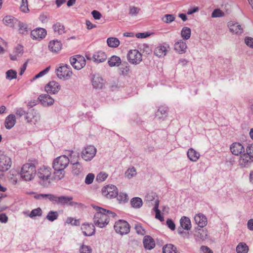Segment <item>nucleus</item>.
Returning a JSON list of instances; mask_svg holds the SVG:
<instances>
[{"label":"nucleus","mask_w":253,"mask_h":253,"mask_svg":"<svg viewBox=\"0 0 253 253\" xmlns=\"http://www.w3.org/2000/svg\"><path fill=\"white\" fill-rule=\"evenodd\" d=\"M168 115V108L166 107L161 106L155 113L156 117L158 119H164Z\"/></svg>","instance_id":"obj_31"},{"label":"nucleus","mask_w":253,"mask_h":253,"mask_svg":"<svg viewBox=\"0 0 253 253\" xmlns=\"http://www.w3.org/2000/svg\"><path fill=\"white\" fill-rule=\"evenodd\" d=\"M228 26L231 32L236 34H241L243 32V30L241 26L238 23H235L233 21L229 22Z\"/></svg>","instance_id":"obj_24"},{"label":"nucleus","mask_w":253,"mask_h":253,"mask_svg":"<svg viewBox=\"0 0 253 253\" xmlns=\"http://www.w3.org/2000/svg\"><path fill=\"white\" fill-rule=\"evenodd\" d=\"M20 10L23 12H28L29 11L28 6V0H22L21 4L20 6Z\"/></svg>","instance_id":"obj_52"},{"label":"nucleus","mask_w":253,"mask_h":253,"mask_svg":"<svg viewBox=\"0 0 253 253\" xmlns=\"http://www.w3.org/2000/svg\"><path fill=\"white\" fill-rule=\"evenodd\" d=\"M39 20L42 23H46L48 21V15L44 13L41 14L39 16Z\"/></svg>","instance_id":"obj_59"},{"label":"nucleus","mask_w":253,"mask_h":253,"mask_svg":"<svg viewBox=\"0 0 253 253\" xmlns=\"http://www.w3.org/2000/svg\"><path fill=\"white\" fill-rule=\"evenodd\" d=\"M73 197L69 196H56L54 195L52 203L54 204L57 205H68L69 206H73L77 205L78 203L76 202H72Z\"/></svg>","instance_id":"obj_7"},{"label":"nucleus","mask_w":253,"mask_h":253,"mask_svg":"<svg viewBox=\"0 0 253 253\" xmlns=\"http://www.w3.org/2000/svg\"><path fill=\"white\" fill-rule=\"evenodd\" d=\"M95 176L94 174L92 173H88L85 178V183L86 184H90L92 183L94 179Z\"/></svg>","instance_id":"obj_55"},{"label":"nucleus","mask_w":253,"mask_h":253,"mask_svg":"<svg viewBox=\"0 0 253 253\" xmlns=\"http://www.w3.org/2000/svg\"><path fill=\"white\" fill-rule=\"evenodd\" d=\"M180 224L181 227H178L177 229V232L180 235L183 233V229L189 230L191 228V221L187 216L181 217L180 219Z\"/></svg>","instance_id":"obj_13"},{"label":"nucleus","mask_w":253,"mask_h":253,"mask_svg":"<svg viewBox=\"0 0 253 253\" xmlns=\"http://www.w3.org/2000/svg\"><path fill=\"white\" fill-rule=\"evenodd\" d=\"M140 8L135 7L132 6L129 8V14L131 15H136L139 12Z\"/></svg>","instance_id":"obj_56"},{"label":"nucleus","mask_w":253,"mask_h":253,"mask_svg":"<svg viewBox=\"0 0 253 253\" xmlns=\"http://www.w3.org/2000/svg\"><path fill=\"white\" fill-rule=\"evenodd\" d=\"M169 48V46L161 45L156 47L154 50L155 54L159 57H164L167 54L168 48Z\"/></svg>","instance_id":"obj_27"},{"label":"nucleus","mask_w":253,"mask_h":253,"mask_svg":"<svg viewBox=\"0 0 253 253\" xmlns=\"http://www.w3.org/2000/svg\"><path fill=\"white\" fill-rule=\"evenodd\" d=\"M116 197L117 200L120 203L121 202H126L128 200L127 195L124 193L121 192L119 194L118 193V195Z\"/></svg>","instance_id":"obj_47"},{"label":"nucleus","mask_w":253,"mask_h":253,"mask_svg":"<svg viewBox=\"0 0 253 253\" xmlns=\"http://www.w3.org/2000/svg\"><path fill=\"white\" fill-rule=\"evenodd\" d=\"M83 170V167L79 162L73 164L72 172L73 175H78L82 172Z\"/></svg>","instance_id":"obj_36"},{"label":"nucleus","mask_w":253,"mask_h":253,"mask_svg":"<svg viewBox=\"0 0 253 253\" xmlns=\"http://www.w3.org/2000/svg\"><path fill=\"white\" fill-rule=\"evenodd\" d=\"M246 44L249 47L253 48V38L251 37H246L245 39Z\"/></svg>","instance_id":"obj_61"},{"label":"nucleus","mask_w":253,"mask_h":253,"mask_svg":"<svg viewBox=\"0 0 253 253\" xmlns=\"http://www.w3.org/2000/svg\"><path fill=\"white\" fill-rule=\"evenodd\" d=\"M91 14L95 19L99 20L101 18L102 15L97 10H93Z\"/></svg>","instance_id":"obj_64"},{"label":"nucleus","mask_w":253,"mask_h":253,"mask_svg":"<svg viewBox=\"0 0 253 253\" xmlns=\"http://www.w3.org/2000/svg\"><path fill=\"white\" fill-rule=\"evenodd\" d=\"M163 253H177L176 248L172 244H167L163 248Z\"/></svg>","instance_id":"obj_40"},{"label":"nucleus","mask_w":253,"mask_h":253,"mask_svg":"<svg viewBox=\"0 0 253 253\" xmlns=\"http://www.w3.org/2000/svg\"><path fill=\"white\" fill-rule=\"evenodd\" d=\"M130 204L133 208L139 209L143 205L142 199L139 197H134L131 199Z\"/></svg>","instance_id":"obj_37"},{"label":"nucleus","mask_w":253,"mask_h":253,"mask_svg":"<svg viewBox=\"0 0 253 253\" xmlns=\"http://www.w3.org/2000/svg\"><path fill=\"white\" fill-rule=\"evenodd\" d=\"M224 15V13L219 9H216L211 14L212 17H221Z\"/></svg>","instance_id":"obj_54"},{"label":"nucleus","mask_w":253,"mask_h":253,"mask_svg":"<svg viewBox=\"0 0 253 253\" xmlns=\"http://www.w3.org/2000/svg\"><path fill=\"white\" fill-rule=\"evenodd\" d=\"M187 47L186 42L182 40L176 42L174 45V49L179 54L185 53Z\"/></svg>","instance_id":"obj_26"},{"label":"nucleus","mask_w":253,"mask_h":253,"mask_svg":"<svg viewBox=\"0 0 253 253\" xmlns=\"http://www.w3.org/2000/svg\"><path fill=\"white\" fill-rule=\"evenodd\" d=\"M21 178L25 181L32 180L36 175V168L33 163H26L23 165L20 171Z\"/></svg>","instance_id":"obj_1"},{"label":"nucleus","mask_w":253,"mask_h":253,"mask_svg":"<svg viewBox=\"0 0 253 253\" xmlns=\"http://www.w3.org/2000/svg\"><path fill=\"white\" fill-rule=\"evenodd\" d=\"M237 253H248L249 252V247L245 243H240L236 249Z\"/></svg>","instance_id":"obj_39"},{"label":"nucleus","mask_w":253,"mask_h":253,"mask_svg":"<svg viewBox=\"0 0 253 253\" xmlns=\"http://www.w3.org/2000/svg\"><path fill=\"white\" fill-rule=\"evenodd\" d=\"M107 43L109 47L116 48L120 44V41L117 38L110 37L107 40Z\"/></svg>","instance_id":"obj_38"},{"label":"nucleus","mask_w":253,"mask_h":253,"mask_svg":"<svg viewBox=\"0 0 253 253\" xmlns=\"http://www.w3.org/2000/svg\"><path fill=\"white\" fill-rule=\"evenodd\" d=\"M91 81L93 88L96 90L103 89L106 84V81L98 75H93Z\"/></svg>","instance_id":"obj_11"},{"label":"nucleus","mask_w":253,"mask_h":253,"mask_svg":"<svg viewBox=\"0 0 253 253\" xmlns=\"http://www.w3.org/2000/svg\"><path fill=\"white\" fill-rule=\"evenodd\" d=\"M108 63L110 67H118L121 64V59L119 56L113 55L109 58Z\"/></svg>","instance_id":"obj_35"},{"label":"nucleus","mask_w":253,"mask_h":253,"mask_svg":"<svg viewBox=\"0 0 253 253\" xmlns=\"http://www.w3.org/2000/svg\"><path fill=\"white\" fill-rule=\"evenodd\" d=\"M42 211L40 208L33 210L29 214V216L32 218L36 216H41L42 215Z\"/></svg>","instance_id":"obj_46"},{"label":"nucleus","mask_w":253,"mask_h":253,"mask_svg":"<svg viewBox=\"0 0 253 253\" xmlns=\"http://www.w3.org/2000/svg\"><path fill=\"white\" fill-rule=\"evenodd\" d=\"M60 89V84L55 81L50 82L45 86V90L48 93L55 94L57 93Z\"/></svg>","instance_id":"obj_17"},{"label":"nucleus","mask_w":253,"mask_h":253,"mask_svg":"<svg viewBox=\"0 0 253 253\" xmlns=\"http://www.w3.org/2000/svg\"><path fill=\"white\" fill-rule=\"evenodd\" d=\"M93 208L96 211L93 217L94 224L99 228L105 227L109 222L104 212L100 210L102 208L97 206L92 205Z\"/></svg>","instance_id":"obj_2"},{"label":"nucleus","mask_w":253,"mask_h":253,"mask_svg":"<svg viewBox=\"0 0 253 253\" xmlns=\"http://www.w3.org/2000/svg\"><path fill=\"white\" fill-rule=\"evenodd\" d=\"M143 244L144 248L146 250H151L155 247V242L154 240L149 235H146L144 237Z\"/></svg>","instance_id":"obj_21"},{"label":"nucleus","mask_w":253,"mask_h":253,"mask_svg":"<svg viewBox=\"0 0 253 253\" xmlns=\"http://www.w3.org/2000/svg\"><path fill=\"white\" fill-rule=\"evenodd\" d=\"M191 29L187 27H184L181 31V36L183 40H187L191 36Z\"/></svg>","instance_id":"obj_41"},{"label":"nucleus","mask_w":253,"mask_h":253,"mask_svg":"<svg viewBox=\"0 0 253 253\" xmlns=\"http://www.w3.org/2000/svg\"><path fill=\"white\" fill-rule=\"evenodd\" d=\"M54 33L57 35H62L65 33L64 26L60 22H56L52 26Z\"/></svg>","instance_id":"obj_34"},{"label":"nucleus","mask_w":253,"mask_h":253,"mask_svg":"<svg viewBox=\"0 0 253 253\" xmlns=\"http://www.w3.org/2000/svg\"><path fill=\"white\" fill-rule=\"evenodd\" d=\"M12 165L10 157L3 154L0 155V177L3 176V172L9 170Z\"/></svg>","instance_id":"obj_4"},{"label":"nucleus","mask_w":253,"mask_h":253,"mask_svg":"<svg viewBox=\"0 0 253 253\" xmlns=\"http://www.w3.org/2000/svg\"><path fill=\"white\" fill-rule=\"evenodd\" d=\"M230 148L231 153L236 156L241 154L245 151L244 146L239 142L233 143L230 146Z\"/></svg>","instance_id":"obj_20"},{"label":"nucleus","mask_w":253,"mask_h":253,"mask_svg":"<svg viewBox=\"0 0 253 253\" xmlns=\"http://www.w3.org/2000/svg\"><path fill=\"white\" fill-rule=\"evenodd\" d=\"M167 225L168 227L171 230H174L175 229V225L172 219L168 218L166 221Z\"/></svg>","instance_id":"obj_57"},{"label":"nucleus","mask_w":253,"mask_h":253,"mask_svg":"<svg viewBox=\"0 0 253 253\" xmlns=\"http://www.w3.org/2000/svg\"><path fill=\"white\" fill-rule=\"evenodd\" d=\"M62 47V43L57 40L50 41L48 44L49 49L52 52L57 53L61 49Z\"/></svg>","instance_id":"obj_23"},{"label":"nucleus","mask_w":253,"mask_h":253,"mask_svg":"<svg viewBox=\"0 0 253 253\" xmlns=\"http://www.w3.org/2000/svg\"><path fill=\"white\" fill-rule=\"evenodd\" d=\"M54 169V178L61 180L65 176L64 169Z\"/></svg>","instance_id":"obj_42"},{"label":"nucleus","mask_w":253,"mask_h":253,"mask_svg":"<svg viewBox=\"0 0 253 253\" xmlns=\"http://www.w3.org/2000/svg\"><path fill=\"white\" fill-rule=\"evenodd\" d=\"M23 53V47L21 45H17L14 49L13 54H10L11 60H16L17 57L22 56Z\"/></svg>","instance_id":"obj_28"},{"label":"nucleus","mask_w":253,"mask_h":253,"mask_svg":"<svg viewBox=\"0 0 253 253\" xmlns=\"http://www.w3.org/2000/svg\"><path fill=\"white\" fill-rule=\"evenodd\" d=\"M114 228L117 233L123 236L130 232V226L126 221L120 219L115 223Z\"/></svg>","instance_id":"obj_3"},{"label":"nucleus","mask_w":253,"mask_h":253,"mask_svg":"<svg viewBox=\"0 0 253 253\" xmlns=\"http://www.w3.org/2000/svg\"><path fill=\"white\" fill-rule=\"evenodd\" d=\"M175 19V16L173 14H165L162 18V20L166 24H169L174 21Z\"/></svg>","instance_id":"obj_43"},{"label":"nucleus","mask_w":253,"mask_h":253,"mask_svg":"<svg viewBox=\"0 0 253 253\" xmlns=\"http://www.w3.org/2000/svg\"><path fill=\"white\" fill-rule=\"evenodd\" d=\"M81 229L83 233L85 236H90L95 233V227L93 224H83L82 226Z\"/></svg>","instance_id":"obj_18"},{"label":"nucleus","mask_w":253,"mask_h":253,"mask_svg":"<svg viewBox=\"0 0 253 253\" xmlns=\"http://www.w3.org/2000/svg\"><path fill=\"white\" fill-rule=\"evenodd\" d=\"M66 222L69 224H71L73 225H77L79 223V221L78 220L74 219V218L72 217H68L67 219Z\"/></svg>","instance_id":"obj_63"},{"label":"nucleus","mask_w":253,"mask_h":253,"mask_svg":"<svg viewBox=\"0 0 253 253\" xmlns=\"http://www.w3.org/2000/svg\"><path fill=\"white\" fill-rule=\"evenodd\" d=\"M69 163V159L68 157L65 155L60 156L53 162V169H64Z\"/></svg>","instance_id":"obj_6"},{"label":"nucleus","mask_w":253,"mask_h":253,"mask_svg":"<svg viewBox=\"0 0 253 253\" xmlns=\"http://www.w3.org/2000/svg\"><path fill=\"white\" fill-rule=\"evenodd\" d=\"M15 114L16 116L19 117L25 116V119L27 121V122H33V120H34L35 122H37L40 120V116L39 115H35L32 118H31L29 115V113L24 110L22 108H16L15 110Z\"/></svg>","instance_id":"obj_12"},{"label":"nucleus","mask_w":253,"mask_h":253,"mask_svg":"<svg viewBox=\"0 0 253 253\" xmlns=\"http://www.w3.org/2000/svg\"><path fill=\"white\" fill-rule=\"evenodd\" d=\"M136 175V169L134 167L128 169L125 172V176L128 179L135 176Z\"/></svg>","instance_id":"obj_45"},{"label":"nucleus","mask_w":253,"mask_h":253,"mask_svg":"<svg viewBox=\"0 0 253 253\" xmlns=\"http://www.w3.org/2000/svg\"><path fill=\"white\" fill-rule=\"evenodd\" d=\"M121 70L123 75H127L130 71L129 66L128 64L126 63L122 64L121 67Z\"/></svg>","instance_id":"obj_53"},{"label":"nucleus","mask_w":253,"mask_h":253,"mask_svg":"<svg viewBox=\"0 0 253 253\" xmlns=\"http://www.w3.org/2000/svg\"><path fill=\"white\" fill-rule=\"evenodd\" d=\"M246 153L253 158V143L249 145L246 148Z\"/></svg>","instance_id":"obj_62"},{"label":"nucleus","mask_w":253,"mask_h":253,"mask_svg":"<svg viewBox=\"0 0 253 253\" xmlns=\"http://www.w3.org/2000/svg\"><path fill=\"white\" fill-rule=\"evenodd\" d=\"M194 220L196 224L200 227H203L207 224L206 217L201 213L196 214L194 217Z\"/></svg>","instance_id":"obj_30"},{"label":"nucleus","mask_w":253,"mask_h":253,"mask_svg":"<svg viewBox=\"0 0 253 253\" xmlns=\"http://www.w3.org/2000/svg\"><path fill=\"white\" fill-rule=\"evenodd\" d=\"M102 193L108 199L114 198L118 195V189L114 185H107L102 189Z\"/></svg>","instance_id":"obj_8"},{"label":"nucleus","mask_w":253,"mask_h":253,"mask_svg":"<svg viewBox=\"0 0 253 253\" xmlns=\"http://www.w3.org/2000/svg\"><path fill=\"white\" fill-rule=\"evenodd\" d=\"M59 216L58 213L57 211H50L48 212L47 213L46 218L50 221H53L57 219L58 217Z\"/></svg>","instance_id":"obj_44"},{"label":"nucleus","mask_w":253,"mask_h":253,"mask_svg":"<svg viewBox=\"0 0 253 253\" xmlns=\"http://www.w3.org/2000/svg\"><path fill=\"white\" fill-rule=\"evenodd\" d=\"M96 152V149L94 146H87L82 150L81 157L85 161H90L94 157Z\"/></svg>","instance_id":"obj_5"},{"label":"nucleus","mask_w":253,"mask_h":253,"mask_svg":"<svg viewBox=\"0 0 253 253\" xmlns=\"http://www.w3.org/2000/svg\"><path fill=\"white\" fill-rule=\"evenodd\" d=\"M107 174L105 173L100 172L97 175L96 180L98 181H103L107 178Z\"/></svg>","instance_id":"obj_60"},{"label":"nucleus","mask_w":253,"mask_h":253,"mask_svg":"<svg viewBox=\"0 0 253 253\" xmlns=\"http://www.w3.org/2000/svg\"><path fill=\"white\" fill-rule=\"evenodd\" d=\"M70 69V66L66 64L57 68L56 69V73L57 77L60 79L65 78H70L72 75V72Z\"/></svg>","instance_id":"obj_10"},{"label":"nucleus","mask_w":253,"mask_h":253,"mask_svg":"<svg viewBox=\"0 0 253 253\" xmlns=\"http://www.w3.org/2000/svg\"><path fill=\"white\" fill-rule=\"evenodd\" d=\"M46 31L42 28H37L31 31V35L33 39H41L45 37Z\"/></svg>","instance_id":"obj_19"},{"label":"nucleus","mask_w":253,"mask_h":253,"mask_svg":"<svg viewBox=\"0 0 253 253\" xmlns=\"http://www.w3.org/2000/svg\"><path fill=\"white\" fill-rule=\"evenodd\" d=\"M70 62L72 66L77 70L82 69L85 65V60L84 57H71Z\"/></svg>","instance_id":"obj_14"},{"label":"nucleus","mask_w":253,"mask_h":253,"mask_svg":"<svg viewBox=\"0 0 253 253\" xmlns=\"http://www.w3.org/2000/svg\"><path fill=\"white\" fill-rule=\"evenodd\" d=\"M253 161V158L246 153L241 155L239 160V164L242 168H248Z\"/></svg>","instance_id":"obj_16"},{"label":"nucleus","mask_w":253,"mask_h":253,"mask_svg":"<svg viewBox=\"0 0 253 253\" xmlns=\"http://www.w3.org/2000/svg\"><path fill=\"white\" fill-rule=\"evenodd\" d=\"M135 229L136 233L141 235H144L146 233L145 229L142 227V225L140 223H137L135 225Z\"/></svg>","instance_id":"obj_51"},{"label":"nucleus","mask_w":253,"mask_h":253,"mask_svg":"<svg viewBox=\"0 0 253 253\" xmlns=\"http://www.w3.org/2000/svg\"><path fill=\"white\" fill-rule=\"evenodd\" d=\"M100 210L104 212L106 216H107V218L109 219V221L110 218H115L117 216V214L111 211L106 210L104 208L100 209Z\"/></svg>","instance_id":"obj_49"},{"label":"nucleus","mask_w":253,"mask_h":253,"mask_svg":"<svg viewBox=\"0 0 253 253\" xmlns=\"http://www.w3.org/2000/svg\"><path fill=\"white\" fill-rule=\"evenodd\" d=\"M188 158L192 162H196L199 159L200 153L193 148L188 149L187 153Z\"/></svg>","instance_id":"obj_32"},{"label":"nucleus","mask_w":253,"mask_h":253,"mask_svg":"<svg viewBox=\"0 0 253 253\" xmlns=\"http://www.w3.org/2000/svg\"><path fill=\"white\" fill-rule=\"evenodd\" d=\"M17 78L16 71L13 70H9L6 72V78L8 80L16 79Z\"/></svg>","instance_id":"obj_50"},{"label":"nucleus","mask_w":253,"mask_h":253,"mask_svg":"<svg viewBox=\"0 0 253 253\" xmlns=\"http://www.w3.org/2000/svg\"><path fill=\"white\" fill-rule=\"evenodd\" d=\"M50 168L42 166L38 169L36 174L39 178L43 180H47L51 175Z\"/></svg>","instance_id":"obj_15"},{"label":"nucleus","mask_w":253,"mask_h":253,"mask_svg":"<svg viewBox=\"0 0 253 253\" xmlns=\"http://www.w3.org/2000/svg\"><path fill=\"white\" fill-rule=\"evenodd\" d=\"M81 253H89L91 252V249L89 246L83 245L80 249Z\"/></svg>","instance_id":"obj_58"},{"label":"nucleus","mask_w":253,"mask_h":253,"mask_svg":"<svg viewBox=\"0 0 253 253\" xmlns=\"http://www.w3.org/2000/svg\"><path fill=\"white\" fill-rule=\"evenodd\" d=\"M53 197L54 195L51 194H40L35 196V198L37 199L47 198L52 202L53 201Z\"/></svg>","instance_id":"obj_48"},{"label":"nucleus","mask_w":253,"mask_h":253,"mask_svg":"<svg viewBox=\"0 0 253 253\" xmlns=\"http://www.w3.org/2000/svg\"><path fill=\"white\" fill-rule=\"evenodd\" d=\"M128 61L132 64H138L142 61V54L136 49L130 50L127 54Z\"/></svg>","instance_id":"obj_9"},{"label":"nucleus","mask_w":253,"mask_h":253,"mask_svg":"<svg viewBox=\"0 0 253 253\" xmlns=\"http://www.w3.org/2000/svg\"><path fill=\"white\" fill-rule=\"evenodd\" d=\"M2 21L4 24L10 27H14V24L18 21L16 18L10 15L5 16Z\"/></svg>","instance_id":"obj_33"},{"label":"nucleus","mask_w":253,"mask_h":253,"mask_svg":"<svg viewBox=\"0 0 253 253\" xmlns=\"http://www.w3.org/2000/svg\"><path fill=\"white\" fill-rule=\"evenodd\" d=\"M15 123L16 119L15 115L10 114L5 118L4 122L5 127L6 129H10L13 127Z\"/></svg>","instance_id":"obj_29"},{"label":"nucleus","mask_w":253,"mask_h":253,"mask_svg":"<svg viewBox=\"0 0 253 253\" xmlns=\"http://www.w3.org/2000/svg\"><path fill=\"white\" fill-rule=\"evenodd\" d=\"M39 99L43 106H49L53 104L54 100L48 94H41Z\"/></svg>","instance_id":"obj_22"},{"label":"nucleus","mask_w":253,"mask_h":253,"mask_svg":"<svg viewBox=\"0 0 253 253\" xmlns=\"http://www.w3.org/2000/svg\"><path fill=\"white\" fill-rule=\"evenodd\" d=\"M92 58L95 62L99 63L105 61L107 59V55L104 52L98 51L93 54Z\"/></svg>","instance_id":"obj_25"}]
</instances>
